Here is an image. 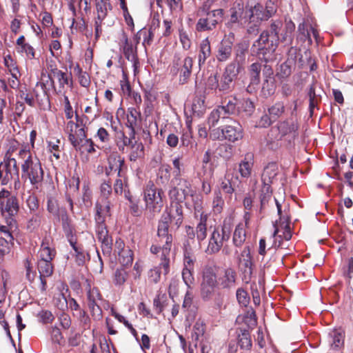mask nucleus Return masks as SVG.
Here are the masks:
<instances>
[{"label":"nucleus","instance_id":"obj_36","mask_svg":"<svg viewBox=\"0 0 353 353\" xmlns=\"http://www.w3.org/2000/svg\"><path fill=\"white\" fill-rule=\"evenodd\" d=\"M196 258L190 245H184L183 249V268L185 270H194Z\"/></svg>","mask_w":353,"mask_h":353},{"label":"nucleus","instance_id":"obj_15","mask_svg":"<svg viewBox=\"0 0 353 353\" xmlns=\"http://www.w3.org/2000/svg\"><path fill=\"white\" fill-rule=\"evenodd\" d=\"M217 284L201 283V297L208 301L212 300L214 305L220 307L223 304V296L216 290Z\"/></svg>","mask_w":353,"mask_h":353},{"label":"nucleus","instance_id":"obj_28","mask_svg":"<svg viewBox=\"0 0 353 353\" xmlns=\"http://www.w3.org/2000/svg\"><path fill=\"white\" fill-rule=\"evenodd\" d=\"M68 138L71 144L76 148V150H79L81 152H87L88 154H92L96 152V145L91 139L83 141L82 143H79L77 141L75 140L72 134L70 133Z\"/></svg>","mask_w":353,"mask_h":353},{"label":"nucleus","instance_id":"obj_40","mask_svg":"<svg viewBox=\"0 0 353 353\" xmlns=\"http://www.w3.org/2000/svg\"><path fill=\"white\" fill-rule=\"evenodd\" d=\"M56 254V250L54 248H50L48 243L43 241L39 252V260L52 261Z\"/></svg>","mask_w":353,"mask_h":353},{"label":"nucleus","instance_id":"obj_64","mask_svg":"<svg viewBox=\"0 0 353 353\" xmlns=\"http://www.w3.org/2000/svg\"><path fill=\"white\" fill-rule=\"evenodd\" d=\"M161 268H163V267L159 264V266L154 267L149 271L148 278L151 282L157 283L159 281L161 274Z\"/></svg>","mask_w":353,"mask_h":353},{"label":"nucleus","instance_id":"obj_30","mask_svg":"<svg viewBox=\"0 0 353 353\" xmlns=\"http://www.w3.org/2000/svg\"><path fill=\"white\" fill-rule=\"evenodd\" d=\"M236 272L232 268H226L219 278V283L223 289H230L236 284Z\"/></svg>","mask_w":353,"mask_h":353},{"label":"nucleus","instance_id":"obj_9","mask_svg":"<svg viewBox=\"0 0 353 353\" xmlns=\"http://www.w3.org/2000/svg\"><path fill=\"white\" fill-rule=\"evenodd\" d=\"M171 183L172 187L168 192L170 199L182 202L191 192L190 181L184 178L174 176Z\"/></svg>","mask_w":353,"mask_h":353},{"label":"nucleus","instance_id":"obj_12","mask_svg":"<svg viewBox=\"0 0 353 353\" xmlns=\"http://www.w3.org/2000/svg\"><path fill=\"white\" fill-rule=\"evenodd\" d=\"M0 209L3 215H8L12 218L15 216L19 210L17 196L8 190L0 191Z\"/></svg>","mask_w":353,"mask_h":353},{"label":"nucleus","instance_id":"obj_27","mask_svg":"<svg viewBox=\"0 0 353 353\" xmlns=\"http://www.w3.org/2000/svg\"><path fill=\"white\" fill-rule=\"evenodd\" d=\"M48 86L41 81L37 82L33 90V94L39 105L49 103Z\"/></svg>","mask_w":353,"mask_h":353},{"label":"nucleus","instance_id":"obj_31","mask_svg":"<svg viewBox=\"0 0 353 353\" xmlns=\"http://www.w3.org/2000/svg\"><path fill=\"white\" fill-rule=\"evenodd\" d=\"M141 113L135 108H129L127 113L126 125L130 130V134L135 135V128L138 125Z\"/></svg>","mask_w":353,"mask_h":353},{"label":"nucleus","instance_id":"obj_50","mask_svg":"<svg viewBox=\"0 0 353 353\" xmlns=\"http://www.w3.org/2000/svg\"><path fill=\"white\" fill-rule=\"evenodd\" d=\"M238 344L241 349L249 350L252 347V340L249 332L246 330H241L239 334Z\"/></svg>","mask_w":353,"mask_h":353},{"label":"nucleus","instance_id":"obj_7","mask_svg":"<svg viewBox=\"0 0 353 353\" xmlns=\"http://www.w3.org/2000/svg\"><path fill=\"white\" fill-rule=\"evenodd\" d=\"M193 59L191 57L175 53L170 66L173 74H179V81L180 84L188 83L192 74Z\"/></svg>","mask_w":353,"mask_h":353},{"label":"nucleus","instance_id":"obj_42","mask_svg":"<svg viewBox=\"0 0 353 353\" xmlns=\"http://www.w3.org/2000/svg\"><path fill=\"white\" fill-rule=\"evenodd\" d=\"M129 137H127L125 133L122 131L117 132V144L119 149L121 151H124L125 147H130L132 144L134 142V136L132 137L129 133Z\"/></svg>","mask_w":353,"mask_h":353},{"label":"nucleus","instance_id":"obj_3","mask_svg":"<svg viewBox=\"0 0 353 353\" xmlns=\"http://www.w3.org/2000/svg\"><path fill=\"white\" fill-rule=\"evenodd\" d=\"M19 157L24 160L21 164V177L28 180L36 189L41 187L44 172L39 159L31 154L30 150L21 148L19 152Z\"/></svg>","mask_w":353,"mask_h":353},{"label":"nucleus","instance_id":"obj_44","mask_svg":"<svg viewBox=\"0 0 353 353\" xmlns=\"http://www.w3.org/2000/svg\"><path fill=\"white\" fill-rule=\"evenodd\" d=\"M7 225H0V231L4 234V237L8 238L11 242L13 240L12 232L17 229L16 221L9 217L6 220Z\"/></svg>","mask_w":353,"mask_h":353},{"label":"nucleus","instance_id":"obj_38","mask_svg":"<svg viewBox=\"0 0 353 353\" xmlns=\"http://www.w3.org/2000/svg\"><path fill=\"white\" fill-rule=\"evenodd\" d=\"M70 245L72 247L74 254L75 261L79 265H83L86 261L89 260V254L77 245V241L72 239L70 240Z\"/></svg>","mask_w":353,"mask_h":353},{"label":"nucleus","instance_id":"obj_13","mask_svg":"<svg viewBox=\"0 0 353 353\" xmlns=\"http://www.w3.org/2000/svg\"><path fill=\"white\" fill-rule=\"evenodd\" d=\"M19 175V168L15 159H4L0 163V183L7 185L13 179H18Z\"/></svg>","mask_w":353,"mask_h":353},{"label":"nucleus","instance_id":"obj_19","mask_svg":"<svg viewBox=\"0 0 353 353\" xmlns=\"http://www.w3.org/2000/svg\"><path fill=\"white\" fill-rule=\"evenodd\" d=\"M230 123L225 125L223 127V133L225 139L230 141L235 142L243 138V130L239 123L229 119Z\"/></svg>","mask_w":353,"mask_h":353},{"label":"nucleus","instance_id":"obj_41","mask_svg":"<svg viewBox=\"0 0 353 353\" xmlns=\"http://www.w3.org/2000/svg\"><path fill=\"white\" fill-rule=\"evenodd\" d=\"M229 119L227 116H225L221 109L218 106L217 108L213 110L209 114L207 120V123L209 128L214 127L220 120H224Z\"/></svg>","mask_w":353,"mask_h":353},{"label":"nucleus","instance_id":"obj_11","mask_svg":"<svg viewBox=\"0 0 353 353\" xmlns=\"http://www.w3.org/2000/svg\"><path fill=\"white\" fill-rule=\"evenodd\" d=\"M223 17V9H216L208 12L198 20L196 24V29L199 32L212 30L222 21Z\"/></svg>","mask_w":353,"mask_h":353},{"label":"nucleus","instance_id":"obj_63","mask_svg":"<svg viewBox=\"0 0 353 353\" xmlns=\"http://www.w3.org/2000/svg\"><path fill=\"white\" fill-rule=\"evenodd\" d=\"M243 23L246 24L248 34L250 35H256L259 32L261 22L245 20Z\"/></svg>","mask_w":353,"mask_h":353},{"label":"nucleus","instance_id":"obj_4","mask_svg":"<svg viewBox=\"0 0 353 353\" xmlns=\"http://www.w3.org/2000/svg\"><path fill=\"white\" fill-rule=\"evenodd\" d=\"M279 37L274 34H270V32L264 30L259 38L256 40L252 50L256 53L259 58L268 63L275 59V50L278 47Z\"/></svg>","mask_w":353,"mask_h":353},{"label":"nucleus","instance_id":"obj_14","mask_svg":"<svg viewBox=\"0 0 353 353\" xmlns=\"http://www.w3.org/2000/svg\"><path fill=\"white\" fill-rule=\"evenodd\" d=\"M119 47L126 59L132 63L134 72H136L139 65V59L137 57V46H134L132 41L128 39V35L124 32H123L121 34L119 41Z\"/></svg>","mask_w":353,"mask_h":353},{"label":"nucleus","instance_id":"obj_45","mask_svg":"<svg viewBox=\"0 0 353 353\" xmlns=\"http://www.w3.org/2000/svg\"><path fill=\"white\" fill-rule=\"evenodd\" d=\"M242 68V65L233 61L226 65L223 74L234 80L241 72Z\"/></svg>","mask_w":353,"mask_h":353},{"label":"nucleus","instance_id":"obj_37","mask_svg":"<svg viewBox=\"0 0 353 353\" xmlns=\"http://www.w3.org/2000/svg\"><path fill=\"white\" fill-rule=\"evenodd\" d=\"M294 65V62L293 60L288 59L283 63H281L276 72V77L279 79H285L288 78L292 72L293 69V65Z\"/></svg>","mask_w":353,"mask_h":353},{"label":"nucleus","instance_id":"obj_33","mask_svg":"<svg viewBox=\"0 0 353 353\" xmlns=\"http://www.w3.org/2000/svg\"><path fill=\"white\" fill-rule=\"evenodd\" d=\"M211 207L214 214H219L223 212L225 207V201L220 189L214 190Z\"/></svg>","mask_w":353,"mask_h":353},{"label":"nucleus","instance_id":"obj_24","mask_svg":"<svg viewBox=\"0 0 353 353\" xmlns=\"http://www.w3.org/2000/svg\"><path fill=\"white\" fill-rule=\"evenodd\" d=\"M202 281L201 283L218 284L217 268L212 263H206L202 269Z\"/></svg>","mask_w":353,"mask_h":353},{"label":"nucleus","instance_id":"obj_10","mask_svg":"<svg viewBox=\"0 0 353 353\" xmlns=\"http://www.w3.org/2000/svg\"><path fill=\"white\" fill-rule=\"evenodd\" d=\"M95 1L97 17L95 18L94 29L95 36L96 37H99L102 32V26L105 24L107 26H111L114 23V21H105V19L108 17V10H112V6L109 0Z\"/></svg>","mask_w":353,"mask_h":353},{"label":"nucleus","instance_id":"obj_35","mask_svg":"<svg viewBox=\"0 0 353 353\" xmlns=\"http://www.w3.org/2000/svg\"><path fill=\"white\" fill-rule=\"evenodd\" d=\"M246 239L245 225L243 223L238 224L233 233L232 241L236 247H241Z\"/></svg>","mask_w":353,"mask_h":353},{"label":"nucleus","instance_id":"obj_59","mask_svg":"<svg viewBox=\"0 0 353 353\" xmlns=\"http://www.w3.org/2000/svg\"><path fill=\"white\" fill-rule=\"evenodd\" d=\"M26 203L31 212H34L39 209V201L36 195L30 194L26 199Z\"/></svg>","mask_w":353,"mask_h":353},{"label":"nucleus","instance_id":"obj_6","mask_svg":"<svg viewBox=\"0 0 353 353\" xmlns=\"http://www.w3.org/2000/svg\"><path fill=\"white\" fill-rule=\"evenodd\" d=\"M163 191L161 189H157L152 181H149L144 189V201L145 209L150 218H153L159 214L163 206V202L162 195Z\"/></svg>","mask_w":353,"mask_h":353},{"label":"nucleus","instance_id":"obj_26","mask_svg":"<svg viewBox=\"0 0 353 353\" xmlns=\"http://www.w3.org/2000/svg\"><path fill=\"white\" fill-rule=\"evenodd\" d=\"M254 165V157L253 154L248 153L245 157L241 160L238 165V172L242 178L248 179L252 172Z\"/></svg>","mask_w":353,"mask_h":353},{"label":"nucleus","instance_id":"obj_53","mask_svg":"<svg viewBox=\"0 0 353 353\" xmlns=\"http://www.w3.org/2000/svg\"><path fill=\"white\" fill-rule=\"evenodd\" d=\"M233 79L228 77L222 74L220 79H219V91L228 93L232 90L233 87Z\"/></svg>","mask_w":353,"mask_h":353},{"label":"nucleus","instance_id":"obj_57","mask_svg":"<svg viewBox=\"0 0 353 353\" xmlns=\"http://www.w3.org/2000/svg\"><path fill=\"white\" fill-rule=\"evenodd\" d=\"M298 31L299 32L301 39L303 41L307 40L310 44L312 43V41L310 36V28H308L307 24L305 23L299 24Z\"/></svg>","mask_w":353,"mask_h":353},{"label":"nucleus","instance_id":"obj_56","mask_svg":"<svg viewBox=\"0 0 353 353\" xmlns=\"http://www.w3.org/2000/svg\"><path fill=\"white\" fill-rule=\"evenodd\" d=\"M128 273L123 269H117L114 273L113 282L115 285H122L126 281Z\"/></svg>","mask_w":353,"mask_h":353},{"label":"nucleus","instance_id":"obj_49","mask_svg":"<svg viewBox=\"0 0 353 353\" xmlns=\"http://www.w3.org/2000/svg\"><path fill=\"white\" fill-rule=\"evenodd\" d=\"M74 72L78 77L80 85L84 88H88L90 85V78L88 72L83 71L79 64L74 67Z\"/></svg>","mask_w":353,"mask_h":353},{"label":"nucleus","instance_id":"obj_46","mask_svg":"<svg viewBox=\"0 0 353 353\" xmlns=\"http://www.w3.org/2000/svg\"><path fill=\"white\" fill-rule=\"evenodd\" d=\"M37 269L41 276H50L53 273V265L52 261L46 260H38Z\"/></svg>","mask_w":353,"mask_h":353},{"label":"nucleus","instance_id":"obj_5","mask_svg":"<svg viewBox=\"0 0 353 353\" xmlns=\"http://www.w3.org/2000/svg\"><path fill=\"white\" fill-rule=\"evenodd\" d=\"M230 234L231 225L225 221L222 225L214 227L210 233L205 252L210 255L218 253L223 243L229 240Z\"/></svg>","mask_w":353,"mask_h":353},{"label":"nucleus","instance_id":"obj_8","mask_svg":"<svg viewBox=\"0 0 353 353\" xmlns=\"http://www.w3.org/2000/svg\"><path fill=\"white\" fill-rule=\"evenodd\" d=\"M276 12V6L272 1H268L265 7L260 3H248L245 7V17L248 20L261 22L268 20Z\"/></svg>","mask_w":353,"mask_h":353},{"label":"nucleus","instance_id":"obj_22","mask_svg":"<svg viewBox=\"0 0 353 353\" xmlns=\"http://www.w3.org/2000/svg\"><path fill=\"white\" fill-rule=\"evenodd\" d=\"M212 55V48L208 37L201 40L198 46V65L201 68L208 58Z\"/></svg>","mask_w":353,"mask_h":353},{"label":"nucleus","instance_id":"obj_23","mask_svg":"<svg viewBox=\"0 0 353 353\" xmlns=\"http://www.w3.org/2000/svg\"><path fill=\"white\" fill-rule=\"evenodd\" d=\"M263 185L261 189L260 200L261 208H263L266 203L272 199V189L270 185V178L268 176V169H265L262 174Z\"/></svg>","mask_w":353,"mask_h":353},{"label":"nucleus","instance_id":"obj_20","mask_svg":"<svg viewBox=\"0 0 353 353\" xmlns=\"http://www.w3.org/2000/svg\"><path fill=\"white\" fill-rule=\"evenodd\" d=\"M233 42L229 38H224L217 46L215 57L219 62H225L232 56Z\"/></svg>","mask_w":353,"mask_h":353},{"label":"nucleus","instance_id":"obj_25","mask_svg":"<svg viewBox=\"0 0 353 353\" xmlns=\"http://www.w3.org/2000/svg\"><path fill=\"white\" fill-rule=\"evenodd\" d=\"M221 109L225 116L227 114H241L240 110V100L235 97H230L225 99L223 105L219 106Z\"/></svg>","mask_w":353,"mask_h":353},{"label":"nucleus","instance_id":"obj_52","mask_svg":"<svg viewBox=\"0 0 353 353\" xmlns=\"http://www.w3.org/2000/svg\"><path fill=\"white\" fill-rule=\"evenodd\" d=\"M284 112L285 105L283 103L280 101L275 103L268 108V114L273 119V121H276L281 117Z\"/></svg>","mask_w":353,"mask_h":353},{"label":"nucleus","instance_id":"obj_29","mask_svg":"<svg viewBox=\"0 0 353 353\" xmlns=\"http://www.w3.org/2000/svg\"><path fill=\"white\" fill-rule=\"evenodd\" d=\"M238 181V176H234L232 174L226 173L221 183V189L231 198L235 191L236 183Z\"/></svg>","mask_w":353,"mask_h":353},{"label":"nucleus","instance_id":"obj_48","mask_svg":"<svg viewBox=\"0 0 353 353\" xmlns=\"http://www.w3.org/2000/svg\"><path fill=\"white\" fill-rule=\"evenodd\" d=\"M130 148V152L129 159L131 161H135L138 158H141L144 154V146L141 142H134L132 144Z\"/></svg>","mask_w":353,"mask_h":353},{"label":"nucleus","instance_id":"obj_62","mask_svg":"<svg viewBox=\"0 0 353 353\" xmlns=\"http://www.w3.org/2000/svg\"><path fill=\"white\" fill-rule=\"evenodd\" d=\"M182 278L188 288H190L194 282V270L183 269Z\"/></svg>","mask_w":353,"mask_h":353},{"label":"nucleus","instance_id":"obj_61","mask_svg":"<svg viewBox=\"0 0 353 353\" xmlns=\"http://www.w3.org/2000/svg\"><path fill=\"white\" fill-rule=\"evenodd\" d=\"M194 216L199 220L197 225L207 226V221L209 215L208 214L203 212L199 206L194 208Z\"/></svg>","mask_w":353,"mask_h":353},{"label":"nucleus","instance_id":"obj_18","mask_svg":"<svg viewBox=\"0 0 353 353\" xmlns=\"http://www.w3.org/2000/svg\"><path fill=\"white\" fill-rule=\"evenodd\" d=\"M248 20L245 17V8L243 0H235L232 7L230 8V18L228 22V26H232L235 23L243 24Z\"/></svg>","mask_w":353,"mask_h":353},{"label":"nucleus","instance_id":"obj_39","mask_svg":"<svg viewBox=\"0 0 353 353\" xmlns=\"http://www.w3.org/2000/svg\"><path fill=\"white\" fill-rule=\"evenodd\" d=\"M277 129L281 137H284L288 134L295 132L297 130V126L292 119H288L279 122L277 125Z\"/></svg>","mask_w":353,"mask_h":353},{"label":"nucleus","instance_id":"obj_17","mask_svg":"<svg viewBox=\"0 0 353 353\" xmlns=\"http://www.w3.org/2000/svg\"><path fill=\"white\" fill-rule=\"evenodd\" d=\"M88 305L93 316H101L102 310L100 303L102 301V296L97 288H90L87 293Z\"/></svg>","mask_w":353,"mask_h":353},{"label":"nucleus","instance_id":"obj_21","mask_svg":"<svg viewBox=\"0 0 353 353\" xmlns=\"http://www.w3.org/2000/svg\"><path fill=\"white\" fill-rule=\"evenodd\" d=\"M345 334L342 330H334L327 336V343L330 349L334 351L340 350L344 345Z\"/></svg>","mask_w":353,"mask_h":353},{"label":"nucleus","instance_id":"obj_58","mask_svg":"<svg viewBox=\"0 0 353 353\" xmlns=\"http://www.w3.org/2000/svg\"><path fill=\"white\" fill-rule=\"evenodd\" d=\"M21 148L27 149L26 147H20L19 143L17 141H11L6 154L5 159H14L12 157L14 153L17 152V154L19 155V150Z\"/></svg>","mask_w":353,"mask_h":353},{"label":"nucleus","instance_id":"obj_32","mask_svg":"<svg viewBox=\"0 0 353 353\" xmlns=\"http://www.w3.org/2000/svg\"><path fill=\"white\" fill-rule=\"evenodd\" d=\"M51 74H52L54 78H56L59 82V88L57 89L55 87L54 88V92L56 94L62 93L63 90L65 85L69 83V75L63 72V71L57 69V68H52Z\"/></svg>","mask_w":353,"mask_h":353},{"label":"nucleus","instance_id":"obj_16","mask_svg":"<svg viewBox=\"0 0 353 353\" xmlns=\"http://www.w3.org/2000/svg\"><path fill=\"white\" fill-rule=\"evenodd\" d=\"M238 266L245 279H250L253 271V262L249 246H245L238 256Z\"/></svg>","mask_w":353,"mask_h":353},{"label":"nucleus","instance_id":"obj_51","mask_svg":"<svg viewBox=\"0 0 353 353\" xmlns=\"http://www.w3.org/2000/svg\"><path fill=\"white\" fill-rule=\"evenodd\" d=\"M1 276L2 285L0 286V303L5 301L8 293V285L10 283V276L6 271H2Z\"/></svg>","mask_w":353,"mask_h":353},{"label":"nucleus","instance_id":"obj_34","mask_svg":"<svg viewBox=\"0 0 353 353\" xmlns=\"http://www.w3.org/2000/svg\"><path fill=\"white\" fill-rule=\"evenodd\" d=\"M108 161L109 169L111 171L117 172L118 175H119L121 171V167L124 163V159L117 152H112L108 157Z\"/></svg>","mask_w":353,"mask_h":353},{"label":"nucleus","instance_id":"obj_2","mask_svg":"<svg viewBox=\"0 0 353 353\" xmlns=\"http://www.w3.org/2000/svg\"><path fill=\"white\" fill-rule=\"evenodd\" d=\"M96 232L104 254L110 255L112 250V239L108 234L106 221L111 216L110 201L105 197H99L95 205Z\"/></svg>","mask_w":353,"mask_h":353},{"label":"nucleus","instance_id":"obj_55","mask_svg":"<svg viewBox=\"0 0 353 353\" xmlns=\"http://www.w3.org/2000/svg\"><path fill=\"white\" fill-rule=\"evenodd\" d=\"M68 216L67 214V212H63L62 214H61V222H62V225H63V230L65 233V235L68 239V241L69 243H70V240L72 239L74 241H76V239L74 238V235H73V229L72 228V227L70 225L69 223H68Z\"/></svg>","mask_w":353,"mask_h":353},{"label":"nucleus","instance_id":"obj_54","mask_svg":"<svg viewBox=\"0 0 353 353\" xmlns=\"http://www.w3.org/2000/svg\"><path fill=\"white\" fill-rule=\"evenodd\" d=\"M133 252L130 249H127L125 251L118 254V260L119 263L125 267H128L132 265L133 262Z\"/></svg>","mask_w":353,"mask_h":353},{"label":"nucleus","instance_id":"obj_60","mask_svg":"<svg viewBox=\"0 0 353 353\" xmlns=\"http://www.w3.org/2000/svg\"><path fill=\"white\" fill-rule=\"evenodd\" d=\"M236 299L240 305L242 306H247L250 302V296L248 292L243 288H239L236 290Z\"/></svg>","mask_w":353,"mask_h":353},{"label":"nucleus","instance_id":"obj_1","mask_svg":"<svg viewBox=\"0 0 353 353\" xmlns=\"http://www.w3.org/2000/svg\"><path fill=\"white\" fill-rule=\"evenodd\" d=\"M182 222V208L181 207L175 206L163 212L158 224L157 236L159 241L164 243L161 247L152 245L150 251L155 254L161 252L160 265L163 267L165 274L169 272L170 259L168 256L173 240L172 235L169 233V227L170 224H173L176 226V228H179Z\"/></svg>","mask_w":353,"mask_h":353},{"label":"nucleus","instance_id":"obj_47","mask_svg":"<svg viewBox=\"0 0 353 353\" xmlns=\"http://www.w3.org/2000/svg\"><path fill=\"white\" fill-rule=\"evenodd\" d=\"M276 81L274 77H270V79H265L261 92L265 97H268L272 95L276 90Z\"/></svg>","mask_w":353,"mask_h":353},{"label":"nucleus","instance_id":"obj_43","mask_svg":"<svg viewBox=\"0 0 353 353\" xmlns=\"http://www.w3.org/2000/svg\"><path fill=\"white\" fill-rule=\"evenodd\" d=\"M47 210L50 214L60 220L61 219V214L63 212H66L65 210L59 208L57 201L52 196L48 197Z\"/></svg>","mask_w":353,"mask_h":353}]
</instances>
